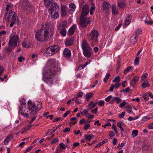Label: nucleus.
Here are the masks:
<instances>
[{
	"label": "nucleus",
	"mask_w": 153,
	"mask_h": 153,
	"mask_svg": "<svg viewBox=\"0 0 153 153\" xmlns=\"http://www.w3.org/2000/svg\"><path fill=\"white\" fill-rule=\"evenodd\" d=\"M60 30V33L63 36H65L66 35L67 32L65 29H59Z\"/></svg>",
	"instance_id": "obj_29"
},
{
	"label": "nucleus",
	"mask_w": 153,
	"mask_h": 153,
	"mask_svg": "<svg viewBox=\"0 0 153 153\" xmlns=\"http://www.w3.org/2000/svg\"><path fill=\"white\" fill-rule=\"evenodd\" d=\"M89 12L88 6L87 5H84L82 8V16H85L87 15Z\"/></svg>",
	"instance_id": "obj_12"
},
{
	"label": "nucleus",
	"mask_w": 153,
	"mask_h": 153,
	"mask_svg": "<svg viewBox=\"0 0 153 153\" xmlns=\"http://www.w3.org/2000/svg\"><path fill=\"white\" fill-rule=\"evenodd\" d=\"M126 103L125 102L123 101L120 104L119 106L120 107H123L126 105Z\"/></svg>",
	"instance_id": "obj_53"
},
{
	"label": "nucleus",
	"mask_w": 153,
	"mask_h": 153,
	"mask_svg": "<svg viewBox=\"0 0 153 153\" xmlns=\"http://www.w3.org/2000/svg\"><path fill=\"white\" fill-rule=\"evenodd\" d=\"M59 141V139L58 138H55L53 139H52L51 143L52 144H53L56 143V142H58Z\"/></svg>",
	"instance_id": "obj_41"
},
{
	"label": "nucleus",
	"mask_w": 153,
	"mask_h": 153,
	"mask_svg": "<svg viewBox=\"0 0 153 153\" xmlns=\"http://www.w3.org/2000/svg\"><path fill=\"white\" fill-rule=\"evenodd\" d=\"M80 25L82 27H85L91 22V19L85 16H81L79 21Z\"/></svg>",
	"instance_id": "obj_7"
},
{
	"label": "nucleus",
	"mask_w": 153,
	"mask_h": 153,
	"mask_svg": "<svg viewBox=\"0 0 153 153\" xmlns=\"http://www.w3.org/2000/svg\"><path fill=\"white\" fill-rule=\"evenodd\" d=\"M27 107H26V103L22 102L19 107V114H21L25 117L29 116V114L32 116L34 117L31 119L30 123H32L36 119L37 116L36 115L38 111L42 108V103L37 102L35 103L31 101H28Z\"/></svg>",
	"instance_id": "obj_1"
},
{
	"label": "nucleus",
	"mask_w": 153,
	"mask_h": 153,
	"mask_svg": "<svg viewBox=\"0 0 153 153\" xmlns=\"http://www.w3.org/2000/svg\"><path fill=\"white\" fill-rule=\"evenodd\" d=\"M113 98L114 102H115L117 104L120 103L122 101L121 99L118 97H113Z\"/></svg>",
	"instance_id": "obj_30"
},
{
	"label": "nucleus",
	"mask_w": 153,
	"mask_h": 153,
	"mask_svg": "<svg viewBox=\"0 0 153 153\" xmlns=\"http://www.w3.org/2000/svg\"><path fill=\"white\" fill-rule=\"evenodd\" d=\"M112 13L114 15H117L118 14V11L116 6L115 4H112L111 6Z\"/></svg>",
	"instance_id": "obj_25"
},
{
	"label": "nucleus",
	"mask_w": 153,
	"mask_h": 153,
	"mask_svg": "<svg viewBox=\"0 0 153 153\" xmlns=\"http://www.w3.org/2000/svg\"><path fill=\"white\" fill-rule=\"evenodd\" d=\"M11 49L9 47H7L6 48L5 51L6 52L9 53L11 51Z\"/></svg>",
	"instance_id": "obj_50"
},
{
	"label": "nucleus",
	"mask_w": 153,
	"mask_h": 153,
	"mask_svg": "<svg viewBox=\"0 0 153 153\" xmlns=\"http://www.w3.org/2000/svg\"><path fill=\"white\" fill-rule=\"evenodd\" d=\"M126 108H127L126 111L128 113H131L132 112V107L130 105H128L126 106Z\"/></svg>",
	"instance_id": "obj_34"
},
{
	"label": "nucleus",
	"mask_w": 153,
	"mask_h": 153,
	"mask_svg": "<svg viewBox=\"0 0 153 153\" xmlns=\"http://www.w3.org/2000/svg\"><path fill=\"white\" fill-rule=\"evenodd\" d=\"M139 59V56H137L134 61V64L135 65H137L138 64Z\"/></svg>",
	"instance_id": "obj_40"
},
{
	"label": "nucleus",
	"mask_w": 153,
	"mask_h": 153,
	"mask_svg": "<svg viewBox=\"0 0 153 153\" xmlns=\"http://www.w3.org/2000/svg\"><path fill=\"white\" fill-rule=\"evenodd\" d=\"M21 6L24 10L26 11L29 9V4L27 0H23Z\"/></svg>",
	"instance_id": "obj_11"
},
{
	"label": "nucleus",
	"mask_w": 153,
	"mask_h": 153,
	"mask_svg": "<svg viewBox=\"0 0 153 153\" xmlns=\"http://www.w3.org/2000/svg\"><path fill=\"white\" fill-rule=\"evenodd\" d=\"M138 79L139 77L138 76H135L130 82V84L131 86L134 85L136 82L138 81Z\"/></svg>",
	"instance_id": "obj_24"
},
{
	"label": "nucleus",
	"mask_w": 153,
	"mask_h": 153,
	"mask_svg": "<svg viewBox=\"0 0 153 153\" xmlns=\"http://www.w3.org/2000/svg\"><path fill=\"white\" fill-rule=\"evenodd\" d=\"M104 102L103 100H100L98 103V105L99 106H103L104 104Z\"/></svg>",
	"instance_id": "obj_52"
},
{
	"label": "nucleus",
	"mask_w": 153,
	"mask_h": 153,
	"mask_svg": "<svg viewBox=\"0 0 153 153\" xmlns=\"http://www.w3.org/2000/svg\"><path fill=\"white\" fill-rule=\"evenodd\" d=\"M138 38L136 34H133L131 38V42L133 45L135 44L137 42Z\"/></svg>",
	"instance_id": "obj_22"
},
{
	"label": "nucleus",
	"mask_w": 153,
	"mask_h": 153,
	"mask_svg": "<svg viewBox=\"0 0 153 153\" xmlns=\"http://www.w3.org/2000/svg\"><path fill=\"white\" fill-rule=\"evenodd\" d=\"M13 14H14L12 16L11 19L12 22L10 25L11 27L13 26L14 24L16 22L17 19V16L16 13H15Z\"/></svg>",
	"instance_id": "obj_19"
},
{
	"label": "nucleus",
	"mask_w": 153,
	"mask_h": 153,
	"mask_svg": "<svg viewBox=\"0 0 153 153\" xmlns=\"http://www.w3.org/2000/svg\"><path fill=\"white\" fill-rule=\"evenodd\" d=\"M59 48L57 45L50 46L47 48L45 51V53L48 56H51L54 54L59 50Z\"/></svg>",
	"instance_id": "obj_6"
},
{
	"label": "nucleus",
	"mask_w": 153,
	"mask_h": 153,
	"mask_svg": "<svg viewBox=\"0 0 153 153\" xmlns=\"http://www.w3.org/2000/svg\"><path fill=\"white\" fill-rule=\"evenodd\" d=\"M85 140L86 141H90L94 137V135L92 134H85L84 135Z\"/></svg>",
	"instance_id": "obj_21"
},
{
	"label": "nucleus",
	"mask_w": 153,
	"mask_h": 153,
	"mask_svg": "<svg viewBox=\"0 0 153 153\" xmlns=\"http://www.w3.org/2000/svg\"><path fill=\"white\" fill-rule=\"evenodd\" d=\"M98 35L99 33L97 30H92L88 36L90 42L96 43L98 41Z\"/></svg>",
	"instance_id": "obj_5"
},
{
	"label": "nucleus",
	"mask_w": 153,
	"mask_h": 153,
	"mask_svg": "<svg viewBox=\"0 0 153 153\" xmlns=\"http://www.w3.org/2000/svg\"><path fill=\"white\" fill-rule=\"evenodd\" d=\"M59 8L57 4L55 2L52 3L49 10V12L59 11Z\"/></svg>",
	"instance_id": "obj_10"
},
{
	"label": "nucleus",
	"mask_w": 153,
	"mask_h": 153,
	"mask_svg": "<svg viewBox=\"0 0 153 153\" xmlns=\"http://www.w3.org/2000/svg\"><path fill=\"white\" fill-rule=\"evenodd\" d=\"M148 127L150 129H153V123H151L149 124L148 126Z\"/></svg>",
	"instance_id": "obj_64"
},
{
	"label": "nucleus",
	"mask_w": 153,
	"mask_h": 153,
	"mask_svg": "<svg viewBox=\"0 0 153 153\" xmlns=\"http://www.w3.org/2000/svg\"><path fill=\"white\" fill-rule=\"evenodd\" d=\"M93 94L91 93H89L86 94V99L87 102L88 101L89 99L92 97Z\"/></svg>",
	"instance_id": "obj_32"
},
{
	"label": "nucleus",
	"mask_w": 153,
	"mask_h": 153,
	"mask_svg": "<svg viewBox=\"0 0 153 153\" xmlns=\"http://www.w3.org/2000/svg\"><path fill=\"white\" fill-rule=\"evenodd\" d=\"M33 148V147L32 146H30L28 147V148L26 149L25 151V152L24 153H27L30 151Z\"/></svg>",
	"instance_id": "obj_49"
},
{
	"label": "nucleus",
	"mask_w": 153,
	"mask_h": 153,
	"mask_svg": "<svg viewBox=\"0 0 153 153\" xmlns=\"http://www.w3.org/2000/svg\"><path fill=\"white\" fill-rule=\"evenodd\" d=\"M68 25V23L66 21L64 20L61 22L59 24V29H66Z\"/></svg>",
	"instance_id": "obj_20"
},
{
	"label": "nucleus",
	"mask_w": 153,
	"mask_h": 153,
	"mask_svg": "<svg viewBox=\"0 0 153 153\" xmlns=\"http://www.w3.org/2000/svg\"><path fill=\"white\" fill-rule=\"evenodd\" d=\"M50 13L51 17L54 19L58 18L59 16V11L49 12Z\"/></svg>",
	"instance_id": "obj_16"
},
{
	"label": "nucleus",
	"mask_w": 153,
	"mask_h": 153,
	"mask_svg": "<svg viewBox=\"0 0 153 153\" xmlns=\"http://www.w3.org/2000/svg\"><path fill=\"white\" fill-rule=\"evenodd\" d=\"M19 38L15 33H12L10 36L9 40V46L12 47H16L19 41Z\"/></svg>",
	"instance_id": "obj_4"
},
{
	"label": "nucleus",
	"mask_w": 153,
	"mask_h": 153,
	"mask_svg": "<svg viewBox=\"0 0 153 153\" xmlns=\"http://www.w3.org/2000/svg\"><path fill=\"white\" fill-rule=\"evenodd\" d=\"M138 117H129L128 118V120H129L131 121L133 120H135L136 119H138Z\"/></svg>",
	"instance_id": "obj_57"
},
{
	"label": "nucleus",
	"mask_w": 153,
	"mask_h": 153,
	"mask_svg": "<svg viewBox=\"0 0 153 153\" xmlns=\"http://www.w3.org/2000/svg\"><path fill=\"white\" fill-rule=\"evenodd\" d=\"M138 133V131L137 130H133L132 131V136L133 137L136 136L137 135Z\"/></svg>",
	"instance_id": "obj_39"
},
{
	"label": "nucleus",
	"mask_w": 153,
	"mask_h": 153,
	"mask_svg": "<svg viewBox=\"0 0 153 153\" xmlns=\"http://www.w3.org/2000/svg\"><path fill=\"white\" fill-rule=\"evenodd\" d=\"M131 18L132 16L131 15H129L128 16L125 22V24L127 26L130 24L131 20Z\"/></svg>",
	"instance_id": "obj_27"
},
{
	"label": "nucleus",
	"mask_w": 153,
	"mask_h": 153,
	"mask_svg": "<svg viewBox=\"0 0 153 153\" xmlns=\"http://www.w3.org/2000/svg\"><path fill=\"white\" fill-rule=\"evenodd\" d=\"M74 99L75 100V102L79 104L81 102V101L78 99V98L75 97L74 98Z\"/></svg>",
	"instance_id": "obj_56"
},
{
	"label": "nucleus",
	"mask_w": 153,
	"mask_h": 153,
	"mask_svg": "<svg viewBox=\"0 0 153 153\" xmlns=\"http://www.w3.org/2000/svg\"><path fill=\"white\" fill-rule=\"evenodd\" d=\"M82 114H83L84 113L85 114V116L86 115L88 114V111L86 110L85 109L83 110L81 112Z\"/></svg>",
	"instance_id": "obj_44"
},
{
	"label": "nucleus",
	"mask_w": 153,
	"mask_h": 153,
	"mask_svg": "<svg viewBox=\"0 0 153 153\" xmlns=\"http://www.w3.org/2000/svg\"><path fill=\"white\" fill-rule=\"evenodd\" d=\"M54 33V27L49 22L43 23L41 29L36 33L35 37L39 41H47L51 38Z\"/></svg>",
	"instance_id": "obj_2"
},
{
	"label": "nucleus",
	"mask_w": 153,
	"mask_h": 153,
	"mask_svg": "<svg viewBox=\"0 0 153 153\" xmlns=\"http://www.w3.org/2000/svg\"><path fill=\"white\" fill-rule=\"evenodd\" d=\"M112 129L114 130L116 133H117V130L116 126L114 124H113L112 126Z\"/></svg>",
	"instance_id": "obj_45"
},
{
	"label": "nucleus",
	"mask_w": 153,
	"mask_h": 153,
	"mask_svg": "<svg viewBox=\"0 0 153 153\" xmlns=\"http://www.w3.org/2000/svg\"><path fill=\"white\" fill-rule=\"evenodd\" d=\"M120 77L119 76L116 77L113 80V82H116L117 83L120 82Z\"/></svg>",
	"instance_id": "obj_35"
},
{
	"label": "nucleus",
	"mask_w": 153,
	"mask_h": 153,
	"mask_svg": "<svg viewBox=\"0 0 153 153\" xmlns=\"http://www.w3.org/2000/svg\"><path fill=\"white\" fill-rule=\"evenodd\" d=\"M81 47L82 51L91 48L85 39H83L82 40Z\"/></svg>",
	"instance_id": "obj_9"
},
{
	"label": "nucleus",
	"mask_w": 153,
	"mask_h": 153,
	"mask_svg": "<svg viewBox=\"0 0 153 153\" xmlns=\"http://www.w3.org/2000/svg\"><path fill=\"white\" fill-rule=\"evenodd\" d=\"M53 0H44L45 5L48 7L50 5L51 3L52 2Z\"/></svg>",
	"instance_id": "obj_31"
},
{
	"label": "nucleus",
	"mask_w": 153,
	"mask_h": 153,
	"mask_svg": "<svg viewBox=\"0 0 153 153\" xmlns=\"http://www.w3.org/2000/svg\"><path fill=\"white\" fill-rule=\"evenodd\" d=\"M15 13V12L10 10L9 11L8 13L7 12H6L4 16L6 18V20L7 22H9L10 21V18H11V16H12L14 14L13 13Z\"/></svg>",
	"instance_id": "obj_18"
},
{
	"label": "nucleus",
	"mask_w": 153,
	"mask_h": 153,
	"mask_svg": "<svg viewBox=\"0 0 153 153\" xmlns=\"http://www.w3.org/2000/svg\"><path fill=\"white\" fill-rule=\"evenodd\" d=\"M110 7V4L107 1H105L102 4V9L105 13H109V10Z\"/></svg>",
	"instance_id": "obj_8"
},
{
	"label": "nucleus",
	"mask_w": 153,
	"mask_h": 153,
	"mask_svg": "<svg viewBox=\"0 0 153 153\" xmlns=\"http://www.w3.org/2000/svg\"><path fill=\"white\" fill-rule=\"evenodd\" d=\"M76 25L75 24L73 25L69 29L68 32V34L69 36L73 35L75 32V30L76 28Z\"/></svg>",
	"instance_id": "obj_14"
},
{
	"label": "nucleus",
	"mask_w": 153,
	"mask_h": 153,
	"mask_svg": "<svg viewBox=\"0 0 153 153\" xmlns=\"http://www.w3.org/2000/svg\"><path fill=\"white\" fill-rule=\"evenodd\" d=\"M142 33V31L141 29H139L137 30L136 32L134 34H136L137 35V34H140Z\"/></svg>",
	"instance_id": "obj_43"
},
{
	"label": "nucleus",
	"mask_w": 153,
	"mask_h": 153,
	"mask_svg": "<svg viewBox=\"0 0 153 153\" xmlns=\"http://www.w3.org/2000/svg\"><path fill=\"white\" fill-rule=\"evenodd\" d=\"M10 141V140H9L8 138L7 137L5 138L4 141V143L5 144L7 145L8 143Z\"/></svg>",
	"instance_id": "obj_62"
},
{
	"label": "nucleus",
	"mask_w": 153,
	"mask_h": 153,
	"mask_svg": "<svg viewBox=\"0 0 153 153\" xmlns=\"http://www.w3.org/2000/svg\"><path fill=\"white\" fill-rule=\"evenodd\" d=\"M110 76L111 75L109 73H107L106 74L105 76L103 79V82L105 83L107 82L108 79L110 77Z\"/></svg>",
	"instance_id": "obj_33"
},
{
	"label": "nucleus",
	"mask_w": 153,
	"mask_h": 153,
	"mask_svg": "<svg viewBox=\"0 0 153 153\" xmlns=\"http://www.w3.org/2000/svg\"><path fill=\"white\" fill-rule=\"evenodd\" d=\"M10 141V140H9L8 138L7 137L5 138L4 141V143L5 144L7 145L8 143Z\"/></svg>",
	"instance_id": "obj_63"
},
{
	"label": "nucleus",
	"mask_w": 153,
	"mask_h": 153,
	"mask_svg": "<svg viewBox=\"0 0 153 153\" xmlns=\"http://www.w3.org/2000/svg\"><path fill=\"white\" fill-rule=\"evenodd\" d=\"M148 76V74L147 73L143 74L142 76L141 79L142 80H144V79L146 78Z\"/></svg>",
	"instance_id": "obj_46"
},
{
	"label": "nucleus",
	"mask_w": 153,
	"mask_h": 153,
	"mask_svg": "<svg viewBox=\"0 0 153 153\" xmlns=\"http://www.w3.org/2000/svg\"><path fill=\"white\" fill-rule=\"evenodd\" d=\"M59 146L62 149H65V145L63 143H60L59 144Z\"/></svg>",
	"instance_id": "obj_55"
},
{
	"label": "nucleus",
	"mask_w": 153,
	"mask_h": 153,
	"mask_svg": "<svg viewBox=\"0 0 153 153\" xmlns=\"http://www.w3.org/2000/svg\"><path fill=\"white\" fill-rule=\"evenodd\" d=\"M150 94H148V92L146 93L144 95H143L142 97L144 99V100H148L149 99V95H150Z\"/></svg>",
	"instance_id": "obj_38"
},
{
	"label": "nucleus",
	"mask_w": 153,
	"mask_h": 153,
	"mask_svg": "<svg viewBox=\"0 0 153 153\" xmlns=\"http://www.w3.org/2000/svg\"><path fill=\"white\" fill-rule=\"evenodd\" d=\"M125 115V112L124 111L122 113V114H120L119 115V117L120 118H123L124 116Z\"/></svg>",
	"instance_id": "obj_48"
},
{
	"label": "nucleus",
	"mask_w": 153,
	"mask_h": 153,
	"mask_svg": "<svg viewBox=\"0 0 153 153\" xmlns=\"http://www.w3.org/2000/svg\"><path fill=\"white\" fill-rule=\"evenodd\" d=\"M69 7L70 8L69 12L71 13H72L75 11L76 9L75 4L73 3H70L69 4Z\"/></svg>",
	"instance_id": "obj_26"
},
{
	"label": "nucleus",
	"mask_w": 153,
	"mask_h": 153,
	"mask_svg": "<svg viewBox=\"0 0 153 153\" xmlns=\"http://www.w3.org/2000/svg\"><path fill=\"white\" fill-rule=\"evenodd\" d=\"M83 96V93L82 92H80L75 97L77 98H79V97H82Z\"/></svg>",
	"instance_id": "obj_51"
},
{
	"label": "nucleus",
	"mask_w": 153,
	"mask_h": 153,
	"mask_svg": "<svg viewBox=\"0 0 153 153\" xmlns=\"http://www.w3.org/2000/svg\"><path fill=\"white\" fill-rule=\"evenodd\" d=\"M131 70H133V68L131 66H128L124 72V74H126L128 72L130 71Z\"/></svg>",
	"instance_id": "obj_37"
},
{
	"label": "nucleus",
	"mask_w": 153,
	"mask_h": 153,
	"mask_svg": "<svg viewBox=\"0 0 153 153\" xmlns=\"http://www.w3.org/2000/svg\"><path fill=\"white\" fill-rule=\"evenodd\" d=\"M63 55L65 57L69 58L71 55V51L68 48H65L63 51Z\"/></svg>",
	"instance_id": "obj_17"
},
{
	"label": "nucleus",
	"mask_w": 153,
	"mask_h": 153,
	"mask_svg": "<svg viewBox=\"0 0 153 153\" xmlns=\"http://www.w3.org/2000/svg\"><path fill=\"white\" fill-rule=\"evenodd\" d=\"M109 135L110 138H111L112 137H114L115 135V134L113 131H111Z\"/></svg>",
	"instance_id": "obj_59"
},
{
	"label": "nucleus",
	"mask_w": 153,
	"mask_h": 153,
	"mask_svg": "<svg viewBox=\"0 0 153 153\" xmlns=\"http://www.w3.org/2000/svg\"><path fill=\"white\" fill-rule=\"evenodd\" d=\"M125 146V144L124 143H122L121 144H119L118 145V148L119 149H120Z\"/></svg>",
	"instance_id": "obj_60"
},
{
	"label": "nucleus",
	"mask_w": 153,
	"mask_h": 153,
	"mask_svg": "<svg viewBox=\"0 0 153 153\" xmlns=\"http://www.w3.org/2000/svg\"><path fill=\"white\" fill-rule=\"evenodd\" d=\"M90 125L89 124H87L85 125L84 126V129L86 130L90 127Z\"/></svg>",
	"instance_id": "obj_47"
},
{
	"label": "nucleus",
	"mask_w": 153,
	"mask_h": 153,
	"mask_svg": "<svg viewBox=\"0 0 153 153\" xmlns=\"http://www.w3.org/2000/svg\"><path fill=\"white\" fill-rule=\"evenodd\" d=\"M71 111L70 110L66 112L64 114H63V117H67V116L69 114Z\"/></svg>",
	"instance_id": "obj_54"
},
{
	"label": "nucleus",
	"mask_w": 153,
	"mask_h": 153,
	"mask_svg": "<svg viewBox=\"0 0 153 153\" xmlns=\"http://www.w3.org/2000/svg\"><path fill=\"white\" fill-rule=\"evenodd\" d=\"M112 96L110 95L108 96L107 98H105V100L107 102H108L109 101L111 98L112 97Z\"/></svg>",
	"instance_id": "obj_58"
},
{
	"label": "nucleus",
	"mask_w": 153,
	"mask_h": 153,
	"mask_svg": "<svg viewBox=\"0 0 153 153\" xmlns=\"http://www.w3.org/2000/svg\"><path fill=\"white\" fill-rule=\"evenodd\" d=\"M74 39L73 38H70L66 40L65 45L67 46H71L73 44Z\"/></svg>",
	"instance_id": "obj_23"
},
{
	"label": "nucleus",
	"mask_w": 153,
	"mask_h": 153,
	"mask_svg": "<svg viewBox=\"0 0 153 153\" xmlns=\"http://www.w3.org/2000/svg\"><path fill=\"white\" fill-rule=\"evenodd\" d=\"M97 104V103H93V102L92 101L88 105V107L89 108V109H91L95 107L96 105Z\"/></svg>",
	"instance_id": "obj_28"
},
{
	"label": "nucleus",
	"mask_w": 153,
	"mask_h": 153,
	"mask_svg": "<svg viewBox=\"0 0 153 153\" xmlns=\"http://www.w3.org/2000/svg\"><path fill=\"white\" fill-rule=\"evenodd\" d=\"M67 7L64 5H62L61 7V14L62 16H65L67 15Z\"/></svg>",
	"instance_id": "obj_15"
},
{
	"label": "nucleus",
	"mask_w": 153,
	"mask_h": 153,
	"mask_svg": "<svg viewBox=\"0 0 153 153\" xmlns=\"http://www.w3.org/2000/svg\"><path fill=\"white\" fill-rule=\"evenodd\" d=\"M48 61L50 64V67L45 73L46 80L45 81L46 82L52 83L53 82V78L54 75L60 73L61 70L58 67H56L57 62L55 59H49Z\"/></svg>",
	"instance_id": "obj_3"
},
{
	"label": "nucleus",
	"mask_w": 153,
	"mask_h": 153,
	"mask_svg": "<svg viewBox=\"0 0 153 153\" xmlns=\"http://www.w3.org/2000/svg\"><path fill=\"white\" fill-rule=\"evenodd\" d=\"M130 90V88L128 87L126 88L125 90H123V92L124 93H127V92H128Z\"/></svg>",
	"instance_id": "obj_61"
},
{
	"label": "nucleus",
	"mask_w": 153,
	"mask_h": 153,
	"mask_svg": "<svg viewBox=\"0 0 153 153\" xmlns=\"http://www.w3.org/2000/svg\"><path fill=\"white\" fill-rule=\"evenodd\" d=\"M126 5V4L125 3L121 2H120L118 4L119 7L121 8H124Z\"/></svg>",
	"instance_id": "obj_36"
},
{
	"label": "nucleus",
	"mask_w": 153,
	"mask_h": 153,
	"mask_svg": "<svg viewBox=\"0 0 153 153\" xmlns=\"http://www.w3.org/2000/svg\"><path fill=\"white\" fill-rule=\"evenodd\" d=\"M92 52V48H91L83 51V53L85 57L88 58L90 57L91 56Z\"/></svg>",
	"instance_id": "obj_13"
},
{
	"label": "nucleus",
	"mask_w": 153,
	"mask_h": 153,
	"mask_svg": "<svg viewBox=\"0 0 153 153\" xmlns=\"http://www.w3.org/2000/svg\"><path fill=\"white\" fill-rule=\"evenodd\" d=\"M142 87L144 88L147 87H149L150 86V84L148 82H146L143 83L142 84Z\"/></svg>",
	"instance_id": "obj_42"
}]
</instances>
